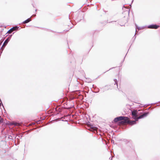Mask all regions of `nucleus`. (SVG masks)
<instances>
[{
    "label": "nucleus",
    "instance_id": "1",
    "mask_svg": "<svg viewBox=\"0 0 160 160\" xmlns=\"http://www.w3.org/2000/svg\"><path fill=\"white\" fill-rule=\"evenodd\" d=\"M128 117L125 116H119L115 118L114 119V121L115 122H117L120 121L119 123L121 124L125 123L124 120L127 119Z\"/></svg>",
    "mask_w": 160,
    "mask_h": 160
},
{
    "label": "nucleus",
    "instance_id": "2",
    "mask_svg": "<svg viewBox=\"0 0 160 160\" xmlns=\"http://www.w3.org/2000/svg\"><path fill=\"white\" fill-rule=\"evenodd\" d=\"M138 111L136 110H134L132 111V118L135 120H136V121H138Z\"/></svg>",
    "mask_w": 160,
    "mask_h": 160
},
{
    "label": "nucleus",
    "instance_id": "3",
    "mask_svg": "<svg viewBox=\"0 0 160 160\" xmlns=\"http://www.w3.org/2000/svg\"><path fill=\"white\" fill-rule=\"evenodd\" d=\"M136 120H135V121H130L129 120L128 118H128L127 119H126V120H124V122H125V123H128L129 124L131 125H133L134 124H136Z\"/></svg>",
    "mask_w": 160,
    "mask_h": 160
},
{
    "label": "nucleus",
    "instance_id": "4",
    "mask_svg": "<svg viewBox=\"0 0 160 160\" xmlns=\"http://www.w3.org/2000/svg\"><path fill=\"white\" fill-rule=\"evenodd\" d=\"M12 36V35H10L5 40L1 48H4L6 45L7 44L8 42L10 41V39H11Z\"/></svg>",
    "mask_w": 160,
    "mask_h": 160
},
{
    "label": "nucleus",
    "instance_id": "5",
    "mask_svg": "<svg viewBox=\"0 0 160 160\" xmlns=\"http://www.w3.org/2000/svg\"><path fill=\"white\" fill-rule=\"evenodd\" d=\"M159 27V25H157L156 24H152L148 26V28L155 29H156Z\"/></svg>",
    "mask_w": 160,
    "mask_h": 160
},
{
    "label": "nucleus",
    "instance_id": "6",
    "mask_svg": "<svg viewBox=\"0 0 160 160\" xmlns=\"http://www.w3.org/2000/svg\"><path fill=\"white\" fill-rule=\"evenodd\" d=\"M148 114V112H145L143 114L140 115V116L138 117V119H140L143 118L144 117H146Z\"/></svg>",
    "mask_w": 160,
    "mask_h": 160
},
{
    "label": "nucleus",
    "instance_id": "7",
    "mask_svg": "<svg viewBox=\"0 0 160 160\" xmlns=\"http://www.w3.org/2000/svg\"><path fill=\"white\" fill-rule=\"evenodd\" d=\"M31 18V17H30V18H28V19H27L26 20L22 22V23H23V24H25V23H28L29 22H30L31 21V19H30Z\"/></svg>",
    "mask_w": 160,
    "mask_h": 160
},
{
    "label": "nucleus",
    "instance_id": "8",
    "mask_svg": "<svg viewBox=\"0 0 160 160\" xmlns=\"http://www.w3.org/2000/svg\"><path fill=\"white\" fill-rule=\"evenodd\" d=\"M73 106H74L73 105H72L70 106L67 105V106H64V108H65L66 109H70L72 108L73 107Z\"/></svg>",
    "mask_w": 160,
    "mask_h": 160
},
{
    "label": "nucleus",
    "instance_id": "9",
    "mask_svg": "<svg viewBox=\"0 0 160 160\" xmlns=\"http://www.w3.org/2000/svg\"><path fill=\"white\" fill-rule=\"evenodd\" d=\"M122 141H123V142H124L125 144H127L130 141L129 140H128V139H123V140H122Z\"/></svg>",
    "mask_w": 160,
    "mask_h": 160
},
{
    "label": "nucleus",
    "instance_id": "10",
    "mask_svg": "<svg viewBox=\"0 0 160 160\" xmlns=\"http://www.w3.org/2000/svg\"><path fill=\"white\" fill-rule=\"evenodd\" d=\"M22 136H20L19 135H17L15 137H14L15 138H16L18 140L19 139V138H22Z\"/></svg>",
    "mask_w": 160,
    "mask_h": 160
},
{
    "label": "nucleus",
    "instance_id": "11",
    "mask_svg": "<svg viewBox=\"0 0 160 160\" xmlns=\"http://www.w3.org/2000/svg\"><path fill=\"white\" fill-rule=\"evenodd\" d=\"M18 26H15L14 27H13L12 28V29L13 31H15L17 30H18Z\"/></svg>",
    "mask_w": 160,
    "mask_h": 160
},
{
    "label": "nucleus",
    "instance_id": "12",
    "mask_svg": "<svg viewBox=\"0 0 160 160\" xmlns=\"http://www.w3.org/2000/svg\"><path fill=\"white\" fill-rule=\"evenodd\" d=\"M13 31L12 30V28H11V29H10L9 30H8L7 33H8V34H10L11 33H12V32Z\"/></svg>",
    "mask_w": 160,
    "mask_h": 160
},
{
    "label": "nucleus",
    "instance_id": "13",
    "mask_svg": "<svg viewBox=\"0 0 160 160\" xmlns=\"http://www.w3.org/2000/svg\"><path fill=\"white\" fill-rule=\"evenodd\" d=\"M114 82H115L114 84L115 85V84H116V85H117V88H118V81H117V79H114Z\"/></svg>",
    "mask_w": 160,
    "mask_h": 160
},
{
    "label": "nucleus",
    "instance_id": "14",
    "mask_svg": "<svg viewBox=\"0 0 160 160\" xmlns=\"http://www.w3.org/2000/svg\"><path fill=\"white\" fill-rule=\"evenodd\" d=\"M12 125H14L15 126H18L19 125V124L17 122H13L12 123Z\"/></svg>",
    "mask_w": 160,
    "mask_h": 160
},
{
    "label": "nucleus",
    "instance_id": "15",
    "mask_svg": "<svg viewBox=\"0 0 160 160\" xmlns=\"http://www.w3.org/2000/svg\"><path fill=\"white\" fill-rule=\"evenodd\" d=\"M136 32L137 31V29H138V30H140L141 29V28L139 27H137V26L136 25Z\"/></svg>",
    "mask_w": 160,
    "mask_h": 160
},
{
    "label": "nucleus",
    "instance_id": "16",
    "mask_svg": "<svg viewBox=\"0 0 160 160\" xmlns=\"http://www.w3.org/2000/svg\"><path fill=\"white\" fill-rule=\"evenodd\" d=\"M8 138L10 139H13L12 136L11 135H9L8 137Z\"/></svg>",
    "mask_w": 160,
    "mask_h": 160
},
{
    "label": "nucleus",
    "instance_id": "17",
    "mask_svg": "<svg viewBox=\"0 0 160 160\" xmlns=\"http://www.w3.org/2000/svg\"><path fill=\"white\" fill-rule=\"evenodd\" d=\"M129 11H130V10H127L125 12H127V13H128V14L129 15Z\"/></svg>",
    "mask_w": 160,
    "mask_h": 160
},
{
    "label": "nucleus",
    "instance_id": "18",
    "mask_svg": "<svg viewBox=\"0 0 160 160\" xmlns=\"http://www.w3.org/2000/svg\"><path fill=\"white\" fill-rule=\"evenodd\" d=\"M99 90H98V91H97V92H95V93H98L99 92Z\"/></svg>",
    "mask_w": 160,
    "mask_h": 160
},
{
    "label": "nucleus",
    "instance_id": "19",
    "mask_svg": "<svg viewBox=\"0 0 160 160\" xmlns=\"http://www.w3.org/2000/svg\"><path fill=\"white\" fill-rule=\"evenodd\" d=\"M99 90H98V91H97V92H95V93H98L99 92Z\"/></svg>",
    "mask_w": 160,
    "mask_h": 160
},
{
    "label": "nucleus",
    "instance_id": "20",
    "mask_svg": "<svg viewBox=\"0 0 160 160\" xmlns=\"http://www.w3.org/2000/svg\"><path fill=\"white\" fill-rule=\"evenodd\" d=\"M36 16V15H33L32 16H34H34Z\"/></svg>",
    "mask_w": 160,
    "mask_h": 160
},
{
    "label": "nucleus",
    "instance_id": "21",
    "mask_svg": "<svg viewBox=\"0 0 160 160\" xmlns=\"http://www.w3.org/2000/svg\"><path fill=\"white\" fill-rule=\"evenodd\" d=\"M1 122V116H0V122Z\"/></svg>",
    "mask_w": 160,
    "mask_h": 160
},
{
    "label": "nucleus",
    "instance_id": "22",
    "mask_svg": "<svg viewBox=\"0 0 160 160\" xmlns=\"http://www.w3.org/2000/svg\"><path fill=\"white\" fill-rule=\"evenodd\" d=\"M2 106L4 107V106H3V104H2Z\"/></svg>",
    "mask_w": 160,
    "mask_h": 160
},
{
    "label": "nucleus",
    "instance_id": "23",
    "mask_svg": "<svg viewBox=\"0 0 160 160\" xmlns=\"http://www.w3.org/2000/svg\"><path fill=\"white\" fill-rule=\"evenodd\" d=\"M1 106V103H0V107Z\"/></svg>",
    "mask_w": 160,
    "mask_h": 160
}]
</instances>
